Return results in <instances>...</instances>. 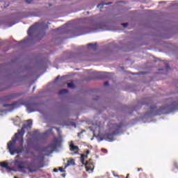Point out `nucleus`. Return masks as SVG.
Returning <instances> with one entry per match:
<instances>
[{
  "label": "nucleus",
  "mask_w": 178,
  "mask_h": 178,
  "mask_svg": "<svg viewBox=\"0 0 178 178\" xmlns=\"http://www.w3.org/2000/svg\"><path fill=\"white\" fill-rule=\"evenodd\" d=\"M33 126V121L31 120H27L22 127L21 130H18V133L15 134L14 138L8 143V149L10 155L15 154H20L23 151V136H24V129L29 130Z\"/></svg>",
  "instance_id": "f257e3e1"
},
{
  "label": "nucleus",
  "mask_w": 178,
  "mask_h": 178,
  "mask_svg": "<svg viewBox=\"0 0 178 178\" xmlns=\"http://www.w3.org/2000/svg\"><path fill=\"white\" fill-rule=\"evenodd\" d=\"M14 165L15 168H17L22 173H28V172L33 173L34 172V164L29 163L27 161H19L15 160Z\"/></svg>",
  "instance_id": "f03ea898"
},
{
  "label": "nucleus",
  "mask_w": 178,
  "mask_h": 178,
  "mask_svg": "<svg viewBox=\"0 0 178 178\" xmlns=\"http://www.w3.org/2000/svg\"><path fill=\"white\" fill-rule=\"evenodd\" d=\"M87 159V154H81V162L83 165H85L86 172L89 173H92V170H94V165L91 164L88 162L86 163H84V159Z\"/></svg>",
  "instance_id": "7ed1b4c3"
},
{
  "label": "nucleus",
  "mask_w": 178,
  "mask_h": 178,
  "mask_svg": "<svg viewBox=\"0 0 178 178\" xmlns=\"http://www.w3.org/2000/svg\"><path fill=\"white\" fill-rule=\"evenodd\" d=\"M41 27H42V24L41 23H36L33 26H31L29 28V29L28 30V35H32L33 32L35 31V30H37V29H41Z\"/></svg>",
  "instance_id": "20e7f679"
},
{
  "label": "nucleus",
  "mask_w": 178,
  "mask_h": 178,
  "mask_svg": "<svg viewBox=\"0 0 178 178\" xmlns=\"http://www.w3.org/2000/svg\"><path fill=\"white\" fill-rule=\"evenodd\" d=\"M58 145H59V142H58V139L55 138L53 143L51 144L47 147V149H49V152H50V154H52V152L54 151V149H55L56 147H58Z\"/></svg>",
  "instance_id": "39448f33"
},
{
  "label": "nucleus",
  "mask_w": 178,
  "mask_h": 178,
  "mask_svg": "<svg viewBox=\"0 0 178 178\" xmlns=\"http://www.w3.org/2000/svg\"><path fill=\"white\" fill-rule=\"evenodd\" d=\"M4 107L9 106L10 109L8 110V112H12L13 109H16V108H19V102H15L13 104H3Z\"/></svg>",
  "instance_id": "423d86ee"
},
{
  "label": "nucleus",
  "mask_w": 178,
  "mask_h": 178,
  "mask_svg": "<svg viewBox=\"0 0 178 178\" xmlns=\"http://www.w3.org/2000/svg\"><path fill=\"white\" fill-rule=\"evenodd\" d=\"M0 166H1L2 168H5L6 169H7V170H15V169L11 168L10 167H9L8 165V163H5V162H1L0 163Z\"/></svg>",
  "instance_id": "0eeeda50"
},
{
  "label": "nucleus",
  "mask_w": 178,
  "mask_h": 178,
  "mask_svg": "<svg viewBox=\"0 0 178 178\" xmlns=\"http://www.w3.org/2000/svg\"><path fill=\"white\" fill-rule=\"evenodd\" d=\"M70 151H79V146H75L73 141H71L70 144Z\"/></svg>",
  "instance_id": "6e6552de"
},
{
  "label": "nucleus",
  "mask_w": 178,
  "mask_h": 178,
  "mask_svg": "<svg viewBox=\"0 0 178 178\" xmlns=\"http://www.w3.org/2000/svg\"><path fill=\"white\" fill-rule=\"evenodd\" d=\"M88 48L95 51V49H97V44H92V43H90L88 44Z\"/></svg>",
  "instance_id": "1a4fd4ad"
},
{
  "label": "nucleus",
  "mask_w": 178,
  "mask_h": 178,
  "mask_svg": "<svg viewBox=\"0 0 178 178\" xmlns=\"http://www.w3.org/2000/svg\"><path fill=\"white\" fill-rule=\"evenodd\" d=\"M72 165H75V163H74V159H71L70 161H68L67 165H66V167L67 166H70Z\"/></svg>",
  "instance_id": "9d476101"
},
{
  "label": "nucleus",
  "mask_w": 178,
  "mask_h": 178,
  "mask_svg": "<svg viewBox=\"0 0 178 178\" xmlns=\"http://www.w3.org/2000/svg\"><path fill=\"white\" fill-rule=\"evenodd\" d=\"M67 92L68 91L67 90V89H62L58 92V95H62L63 94H67Z\"/></svg>",
  "instance_id": "9b49d317"
},
{
  "label": "nucleus",
  "mask_w": 178,
  "mask_h": 178,
  "mask_svg": "<svg viewBox=\"0 0 178 178\" xmlns=\"http://www.w3.org/2000/svg\"><path fill=\"white\" fill-rule=\"evenodd\" d=\"M104 5H111V3H100L97 5V8H102V6H104Z\"/></svg>",
  "instance_id": "f8f14e48"
},
{
  "label": "nucleus",
  "mask_w": 178,
  "mask_h": 178,
  "mask_svg": "<svg viewBox=\"0 0 178 178\" xmlns=\"http://www.w3.org/2000/svg\"><path fill=\"white\" fill-rule=\"evenodd\" d=\"M68 88H74V84L73 83H67Z\"/></svg>",
  "instance_id": "ddd939ff"
},
{
  "label": "nucleus",
  "mask_w": 178,
  "mask_h": 178,
  "mask_svg": "<svg viewBox=\"0 0 178 178\" xmlns=\"http://www.w3.org/2000/svg\"><path fill=\"white\" fill-rule=\"evenodd\" d=\"M26 109H27L28 113H31V112H35V111H31L30 106H29V105L26 106Z\"/></svg>",
  "instance_id": "4468645a"
},
{
  "label": "nucleus",
  "mask_w": 178,
  "mask_h": 178,
  "mask_svg": "<svg viewBox=\"0 0 178 178\" xmlns=\"http://www.w3.org/2000/svg\"><path fill=\"white\" fill-rule=\"evenodd\" d=\"M59 170H60V172H61V173H63V172H65V170H63V168H62V167L59 168Z\"/></svg>",
  "instance_id": "2eb2a0df"
},
{
  "label": "nucleus",
  "mask_w": 178,
  "mask_h": 178,
  "mask_svg": "<svg viewBox=\"0 0 178 178\" xmlns=\"http://www.w3.org/2000/svg\"><path fill=\"white\" fill-rule=\"evenodd\" d=\"M172 106H174L175 109H177L178 111V107L177 106L175 105V104H172Z\"/></svg>",
  "instance_id": "dca6fc26"
},
{
  "label": "nucleus",
  "mask_w": 178,
  "mask_h": 178,
  "mask_svg": "<svg viewBox=\"0 0 178 178\" xmlns=\"http://www.w3.org/2000/svg\"><path fill=\"white\" fill-rule=\"evenodd\" d=\"M25 1H26L27 3H31V2L33 1V0H25Z\"/></svg>",
  "instance_id": "f3484780"
},
{
  "label": "nucleus",
  "mask_w": 178,
  "mask_h": 178,
  "mask_svg": "<svg viewBox=\"0 0 178 178\" xmlns=\"http://www.w3.org/2000/svg\"><path fill=\"white\" fill-rule=\"evenodd\" d=\"M102 152H104L105 154H106V152H108V150H106L105 149H102Z\"/></svg>",
  "instance_id": "a211bd4d"
},
{
  "label": "nucleus",
  "mask_w": 178,
  "mask_h": 178,
  "mask_svg": "<svg viewBox=\"0 0 178 178\" xmlns=\"http://www.w3.org/2000/svg\"><path fill=\"white\" fill-rule=\"evenodd\" d=\"M122 26H123V27H127L128 24L127 23L122 24Z\"/></svg>",
  "instance_id": "6ab92c4d"
},
{
  "label": "nucleus",
  "mask_w": 178,
  "mask_h": 178,
  "mask_svg": "<svg viewBox=\"0 0 178 178\" xmlns=\"http://www.w3.org/2000/svg\"><path fill=\"white\" fill-rule=\"evenodd\" d=\"M108 84H109V83H108V82H105V83H104V86H108Z\"/></svg>",
  "instance_id": "aec40b11"
},
{
  "label": "nucleus",
  "mask_w": 178,
  "mask_h": 178,
  "mask_svg": "<svg viewBox=\"0 0 178 178\" xmlns=\"http://www.w3.org/2000/svg\"><path fill=\"white\" fill-rule=\"evenodd\" d=\"M54 172H58V169L54 168Z\"/></svg>",
  "instance_id": "412c9836"
},
{
  "label": "nucleus",
  "mask_w": 178,
  "mask_h": 178,
  "mask_svg": "<svg viewBox=\"0 0 178 178\" xmlns=\"http://www.w3.org/2000/svg\"><path fill=\"white\" fill-rule=\"evenodd\" d=\"M86 154H87V155H88V154H90V150H88V151L86 152Z\"/></svg>",
  "instance_id": "4be33fe9"
},
{
  "label": "nucleus",
  "mask_w": 178,
  "mask_h": 178,
  "mask_svg": "<svg viewBox=\"0 0 178 178\" xmlns=\"http://www.w3.org/2000/svg\"><path fill=\"white\" fill-rule=\"evenodd\" d=\"M140 170H143V168H138V172H140Z\"/></svg>",
  "instance_id": "5701e85b"
},
{
  "label": "nucleus",
  "mask_w": 178,
  "mask_h": 178,
  "mask_svg": "<svg viewBox=\"0 0 178 178\" xmlns=\"http://www.w3.org/2000/svg\"><path fill=\"white\" fill-rule=\"evenodd\" d=\"M113 176H114L115 177H118V175H115V174H113Z\"/></svg>",
  "instance_id": "b1692460"
},
{
  "label": "nucleus",
  "mask_w": 178,
  "mask_h": 178,
  "mask_svg": "<svg viewBox=\"0 0 178 178\" xmlns=\"http://www.w3.org/2000/svg\"><path fill=\"white\" fill-rule=\"evenodd\" d=\"M113 176H114L115 177H118V175H115V174H113Z\"/></svg>",
  "instance_id": "393cba45"
},
{
  "label": "nucleus",
  "mask_w": 178,
  "mask_h": 178,
  "mask_svg": "<svg viewBox=\"0 0 178 178\" xmlns=\"http://www.w3.org/2000/svg\"><path fill=\"white\" fill-rule=\"evenodd\" d=\"M108 141H110V142H111V141H113V140H107Z\"/></svg>",
  "instance_id": "a878e982"
},
{
  "label": "nucleus",
  "mask_w": 178,
  "mask_h": 178,
  "mask_svg": "<svg viewBox=\"0 0 178 178\" xmlns=\"http://www.w3.org/2000/svg\"><path fill=\"white\" fill-rule=\"evenodd\" d=\"M27 144H28V145H30V143H29V140H27Z\"/></svg>",
  "instance_id": "bb28decb"
},
{
  "label": "nucleus",
  "mask_w": 178,
  "mask_h": 178,
  "mask_svg": "<svg viewBox=\"0 0 178 178\" xmlns=\"http://www.w3.org/2000/svg\"><path fill=\"white\" fill-rule=\"evenodd\" d=\"M62 176H63V177H65V174H63Z\"/></svg>",
  "instance_id": "cd10ccee"
},
{
  "label": "nucleus",
  "mask_w": 178,
  "mask_h": 178,
  "mask_svg": "<svg viewBox=\"0 0 178 178\" xmlns=\"http://www.w3.org/2000/svg\"><path fill=\"white\" fill-rule=\"evenodd\" d=\"M34 90H35V87H33V91H34Z\"/></svg>",
  "instance_id": "c85d7f7f"
},
{
  "label": "nucleus",
  "mask_w": 178,
  "mask_h": 178,
  "mask_svg": "<svg viewBox=\"0 0 178 178\" xmlns=\"http://www.w3.org/2000/svg\"><path fill=\"white\" fill-rule=\"evenodd\" d=\"M49 132H46L45 134H48Z\"/></svg>",
  "instance_id": "c756f323"
},
{
  "label": "nucleus",
  "mask_w": 178,
  "mask_h": 178,
  "mask_svg": "<svg viewBox=\"0 0 178 178\" xmlns=\"http://www.w3.org/2000/svg\"><path fill=\"white\" fill-rule=\"evenodd\" d=\"M106 74H109V73H106Z\"/></svg>",
  "instance_id": "7c9ffc66"
},
{
  "label": "nucleus",
  "mask_w": 178,
  "mask_h": 178,
  "mask_svg": "<svg viewBox=\"0 0 178 178\" xmlns=\"http://www.w3.org/2000/svg\"><path fill=\"white\" fill-rule=\"evenodd\" d=\"M17 158H19V156H17Z\"/></svg>",
  "instance_id": "2f4dec72"
},
{
  "label": "nucleus",
  "mask_w": 178,
  "mask_h": 178,
  "mask_svg": "<svg viewBox=\"0 0 178 178\" xmlns=\"http://www.w3.org/2000/svg\"><path fill=\"white\" fill-rule=\"evenodd\" d=\"M127 177H129V175H127Z\"/></svg>",
  "instance_id": "473e14b6"
}]
</instances>
